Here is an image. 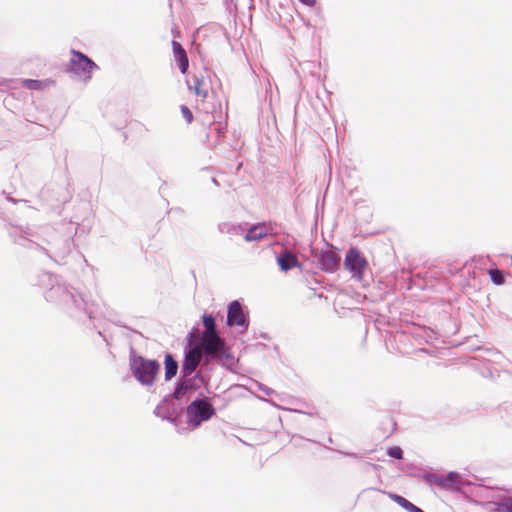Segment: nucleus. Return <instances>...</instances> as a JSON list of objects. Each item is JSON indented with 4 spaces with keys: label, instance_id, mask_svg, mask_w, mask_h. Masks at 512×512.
I'll return each instance as SVG.
<instances>
[{
    "label": "nucleus",
    "instance_id": "nucleus-13",
    "mask_svg": "<svg viewBox=\"0 0 512 512\" xmlns=\"http://www.w3.org/2000/svg\"><path fill=\"white\" fill-rule=\"evenodd\" d=\"M55 84V81L53 80H32V79H25L22 81V85L30 90H43L45 88H48L50 86H53Z\"/></svg>",
    "mask_w": 512,
    "mask_h": 512
},
{
    "label": "nucleus",
    "instance_id": "nucleus-22",
    "mask_svg": "<svg viewBox=\"0 0 512 512\" xmlns=\"http://www.w3.org/2000/svg\"><path fill=\"white\" fill-rule=\"evenodd\" d=\"M301 3L307 6H314L316 4V0H299Z\"/></svg>",
    "mask_w": 512,
    "mask_h": 512
},
{
    "label": "nucleus",
    "instance_id": "nucleus-5",
    "mask_svg": "<svg viewBox=\"0 0 512 512\" xmlns=\"http://www.w3.org/2000/svg\"><path fill=\"white\" fill-rule=\"evenodd\" d=\"M214 413L213 407L205 400H197L187 407V417L193 426L200 425L208 420Z\"/></svg>",
    "mask_w": 512,
    "mask_h": 512
},
{
    "label": "nucleus",
    "instance_id": "nucleus-6",
    "mask_svg": "<svg viewBox=\"0 0 512 512\" xmlns=\"http://www.w3.org/2000/svg\"><path fill=\"white\" fill-rule=\"evenodd\" d=\"M209 84V76L202 72L193 74L191 79L187 81L188 90L199 97L202 102L208 97Z\"/></svg>",
    "mask_w": 512,
    "mask_h": 512
},
{
    "label": "nucleus",
    "instance_id": "nucleus-16",
    "mask_svg": "<svg viewBox=\"0 0 512 512\" xmlns=\"http://www.w3.org/2000/svg\"><path fill=\"white\" fill-rule=\"evenodd\" d=\"M203 325L205 327V331L202 335H211V334H218L216 331V324L215 319L211 315H204L203 316Z\"/></svg>",
    "mask_w": 512,
    "mask_h": 512
},
{
    "label": "nucleus",
    "instance_id": "nucleus-9",
    "mask_svg": "<svg viewBox=\"0 0 512 512\" xmlns=\"http://www.w3.org/2000/svg\"><path fill=\"white\" fill-rule=\"evenodd\" d=\"M319 263L323 271L334 272L340 266V256L333 250H326L321 253Z\"/></svg>",
    "mask_w": 512,
    "mask_h": 512
},
{
    "label": "nucleus",
    "instance_id": "nucleus-11",
    "mask_svg": "<svg viewBox=\"0 0 512 512\" xmlns=\"http://www.w3.org/2000/svg\"><path fill=\"white\" fill-rule=\"evenodd\" d=\"M277 263L282 271H288L294 267H301L296 256L289 251L281 253L277 258Z\"/></svg>",
    "mask_w": 512,
    "mask_h": 512
},
{
    "label": "nucleus",
    "instance_id": "nucleus-8",
    "mask_svg": "<svg viewBox=\"0 0 512 512\" xmlns=\"http://www.w3.org/2000/svg\"><path fill=\"white\" fill-rule=\"evenodd\" d=\"M202 359V350L200 347H194L190 349L186 355L182 364V371L184 376L192 374Z\"/></svg>",
    "mask_w": 512,
    "mask_h": 512
},
{
    "label": "nucleus",
    "instance_id": "nucleus-7",
    "mask_svg": "<svg viewBox=\"0 0 512 512\" xmlns=\"http://www.w3.org/2000/svg\"><path fill=\"white\" fill-rule=\"evenodd\" d=\"M227 324L229 326L247 327L248 322L238 301H233L228 307Z\"/></svg>",
    "mask_w": 512,
    "mask_h": 512
},
{
    "label": "nucleus",
    "instance_id": "nucleus-15",
    "mask_svg": "<svg viewBox=\"0 0 512 512\" xmlns=\"http://www.w3.org/2000/svg\"><path fill=\"white\" fill-rule=\"evenodd\" d=\"M390 498L400 505L402 508L407 510L408 512H424L419 507L415 506L413 503L405 499L404 497L396 494H389Z\"/></svg>",
    "mask_w": 512,
    "mask_h": 512
},
{
    "label": "nucleus",
    "instance_id": "nucleus-2",
    "mask_svg": "<svg viewBox=\"0 0 512 512\" xmlns=\"http://www.w3.org/2000/svg\"><path fill=\"white\" fill-rule=\"evenodd\" d=\"M71 54L69 71L82 77L84 80L91 79L93 70L97 69L98 66L79 51L72 50Z\"/></svg>",
    "mask_w": 512,
    "mask_h": 512
},
{
    "label": "nucleus",
    "instance_id": "nucleus-14",
    "mask_svg": "<svg viewBox=\"0 0 512 512\" xmlns=\"http://www.w3.org/2000/svg\"><path fill=\"white\" fill-rule=\"evenodd\" d=\"M164 364H165V379L170 380L171 378H173L176 375L177 370H178V364L174 360V358L171 354L165 355Z\"/></svg>",
    "mask_w": 512,
    "mask_h": 512
},
{
    "label": "nucleus",
    "instance_id": "nucleus-3",
    "mask_svg": "<svg viewBox=\"0 0 512 512\" xmlns=\"http://www.w3.org/2000/svg\"><path fill=\"white\" fill-rule=\"evenodd\" d=\"M202 347L207 356L217 359L230 358L225 341L218 334L202 335Z\"/></svg>",
    "mask_w": 512,
    "mask_h": 512
},
{
    "label": "nucleus",
    "instance_id": "nucleus-4",
    "mask_svg": "<svg viewBox=\"0 0 512 512\" xmlns=\"http://www.w3.org/2000/svg\"><path fill=\"white\" fill-rule=\"evenodd\" d=\"M367 264L366 258L357 248L352 247L348 250L344 260V266L353 277L361 280Z\"/></svg>",
    "mask_w": 512,
    "mask_h": 512
},
{
    "label": "nucleus",
    "instance_id": "nucleus-18",
    "mask_svg": "<svg viewBox=\"0 0 512 512\" xmlns=\"http://www.w3.org/2000/svg\"><path fill=\"white\" fill-rule=\"evenodd\" d=\"M495 512H512V497L503 499L495 509Z\"/></svg>",
    "mask_w": 512,
    "mask_h": 512
},
{
    "label": "nucleus",
    "instance_id": "nucleus-1",
    "mask_svg": "<svg viewBox=\"0 0 512 512\" xmlns=\"http://www.w3.org/2000/svg\"><path fill=\"white\" fill-rule=\"evenodd\" d=\"M130 366L133 376L145 386L154 384L160 370L159 362L145 359L142 356L132 357Z\"/></svg>",
    "mask_w": 512,
    "mask_h": 512
},
{
    "label": "nucleus",
    "instance_id": "nucleus-12",
    "mask_svg": "<svg viewBox=\"0 0 512 512\" xmlns=\"http://www.w3.org/2000/svg\"><path fill=\"white\" fill-rule=\"evenodd\" d=\"M268 234V229L265 224H257L252 226L245 235V240L250 241H258L266 237Z\"/></svg>",
    "mask_w": 512,
    "mask_h": 512
},
{
    "label": "nucleus",
    "instance_id": "nucleus-20",
    "mask_svg": "<svg viewBox=\"0 0 512 512\" xmlns=\"http://www.w3.org/2000/svg\"><path fill=\"white\" fill-rule=\"evenodd\" d=\"M180 110H181V113H182L186 123L187 124L192 123L193 118H194L192 111L186 105H181Z\"/></svg>",
    "mask_w": 512,
    "mask_h": 512
},
{
    "label": "nucleus",
    "instance_id": "nucleus-17",
    "mask_svg": "<svg viewBox=\"0 0 512 512\" xmlns=\"http://www.w3.org/2000/svg\"><path fill=\"white\" fill-rule=\"evenodd\" d=\"M488 274L490 276L491 281L495 285H502V284H504L505 278H504L503 273H502L501 270H499V269H490L488 271Z\"/></svg>",
    "mask_w": 512,
    "mask_h": 512
},
{
    "label": "nucleus",
    "instance_id": "nucleus-19",
    "mask_svg": "<svg viewBox=\"0 0 512 512\" xmlns=\"http://www.w3.org/2000/svg\"><path fill=\"white\" fill-rule=\"evenodd\" d=\"M188 388L189 386L184 381L180 382L173 393V397L178 400L182 399L185 396Z\"/></svg>",
    "mask_w": 512,
    "mask_h": 512
},
{
    "label": "nucleus",
    "instance_id": "nucleus-10",
    "mask_svg": "<svg viewBox=\"0 0 512 512\" xmlns=\"http://www.w3.org/2000/svg\"><path fill=\"white\" fill-rule=\"evenodd\" d=\"M172 49L175 61L179 65L182 74H186L189 67V60L185 49L177 41H172Z\"/></svg>",
    "mask_w": 512,
    "mask_h": 512
},
{
    "label": "nucleus",
    "instance_id": "nucleus-21",
    "mask_svg": "<svg viewBox=\"0 0 512 512\" xmlns=\"http://www.w3.org/2000/svg\"><path fill=\"white\" fill-rule=\"evenodd\" d=\"M388 455L395 459H401L402 458V449L398 446H394L388 449Z\"/></svg>",
    "mask_w": 512,
    "mask_h": 512
}]
</instances>
